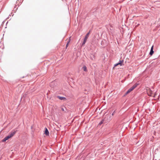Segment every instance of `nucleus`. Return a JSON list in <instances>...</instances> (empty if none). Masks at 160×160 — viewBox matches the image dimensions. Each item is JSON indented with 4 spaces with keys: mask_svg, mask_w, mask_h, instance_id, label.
Instances as JSON below:
<instances>
[{
    "mask_svg": "<svg viewBox=\"0 0 160 160\" xmlns=\"http://www.w3.org/2000/svg\"><path fill=\"white\" fill-rule=\"evenodd\" d=\"M16 131H14L13 132H12L9 135L5 137L2 140V141L3 142H4L6 141V140H8L9 138H11L12 136H14V135L16 133Z\"/></svg>",
    "mask_w": 160,
    "mask_h": 160,
    "instance_id": "f257e3e1",
    "label": "nucleus"
},
{
    "mask_svg": "<svg viewBox=\"0 0 160 160\" xmlns=\"http://www.w3.org/2000/svg\"><path fill=\"white\" fill-rule=\"evenodd\" d=\"M138 84H136L134 85L132 87L129 88L126 92V94L130 93L131 91H132L135 88H136L138 85Z\"/></svg>",
    "mask_w": 160,
    "mask_h": 160,
    "instance_id": "f03ea898",
    "label": "nucleus"
},
{
    "mask_svg": "<svg viewBox=\"0 0 160 160\" xmlns=\"http://www.w3.org/2000/svg\"><path fill=\"white\" fill-rule=\"evenodd\" d=\"M148 94L151 96L154 97V94L153 93V92L149 88H148L147 89Z\"/></svg>",
    "mask_w": 160,
    "mask_h": 160,
    "instance_id": "7ed1b4c3",
    "label": "nucleus"
},
{
    "mask_svg": "<svg viewBox=\"0 0 160 160\" xmlns=\"http://www.w3.org/2000/svg\"><path fill=\"white\" fill-rule=\"evenodd\" d=\"M90 33V31L85 36V37L84 39L83 42L82 44V46L84 45L86 43V42L87 41V40L88 37L89 35V34Z\"/></svg>",
    "mask_w": 160,
    "mask_h": 160,
    "instance_id": "20e7f679",
    "label": "nucleus"
},
{
    "mask_svg": "<svg viewBox=\"0 0 160 160\" xmlns=\"http://www.w3.org/2000/svg\"><path fill=\"white\" fill-rule=\"evenodd\" d=\"M123 60H120V61L118 63L114 65V67H116L118 65H120V66L123 65Z\"/></svg>",
    "mask_w": 160,
    "mask_h": 160,
    "instance_id": "39448f33",
    "label": "nucleus"
},
{
    "mask_svg": "<svg viewBox=\"0 0 160 160\" xmlns=\"http://www.w3.org/2000/svg\"><path fill=\"white\" fill-rule=\"evenodd\" d=\"M153 46H152L151 48L150 52L149 53L150 55H152L154 53V51H153Z\"/></svg>",
    "mask_w": 160,
    "mask_h": 160,
    "instance_id": "423d86ee",
    "label": "nucleus"
},
{
    "mask_svg": "<svg viewBox=\"0 0 160 160\" xmlns=\"http://www.w3.org/2000/svg\"><path fill=\"white\" fill-rule=\"evenodd\" d=\"M44 133L47 136H48L49 135V132L48 129L47 128H45Z\"/></svg>",
    "mask_w": 160,
    "mask_h": 160,
    "instance_id": "0eeeda50",
    "label": "nucleus"
},
{
    "mask_svg": "<svg viewBox=\"0 0 160 160\" xmlns=\"http://www.w3.org/2000/svg\"><path fill=\"white\" fill-rule=\"evenodd\" d=\"M58 98L60 100H66V98L65 97H61L60 96H58Z\"/></svg>",
    "mask_w": 160,
    "mask_h": 160,
    "instance_id": "6e6552de",
    "label": "nucleus"
},
{
    "mask_svg": "<svg viewBox=\"0 0 160 160\" xmlns=\"http://www.w3.org/2000/svg\"><path fill=\"white\" fill-rule=\"evenodd\" d=\"M70 41V38H69V39L68 40V41L67 42V45L66 46V48H67L68 47V46Z\"/></svg>",
    "mask_w": 160,
    "mask_h": 160,
    "instance_id": "1a4fd4ad",
    "label": "nucleus"
},
{
    "mask_svg": "<svg viewBox=\"0 0 160 160\" xmlns=\"http://www.w3.org/2000/svg\"><path fill=\"white\" fill-rule=\"evenodd\" d=\"M82 68H83V70L85 71V72H87V67L86 66H84L83 67H82Z\"/></svg>",
    "mask_w": 160,
    "mask_h": 160,
    "instance_id": "9d476101",
    "label": "nucleus"
},
{
    "mask_svg": "<svg viewBox=\"0 0 160 160\" xmlns=\"http://www.w3.org/2000/svg\"><path fill=\"white\" fill-rule=\"evenodd\" d=\"M103 122V120H102L100 122V123H99V124L100 125H101V124H102Z\"/></svg>",
    "mask_w": 160,
    "mask_h": 160,
    "instance_id": "9b49d317",
    "label": "nucleus"
},
{
    "mask_svg": "<svg viewBox=\"0 0 160 160\" xmlns=\"http://www.w3.org/2000/svg\"><path fill=\"white\" fill-rule=\"evenodd\" d=\"M61 109L63 111H64V109L63 108H62Z\"/></svg>",
    "mask_w": 160,
    "mask_h": 160,
    "instance_id": "f8f14e48",
    "label": "nucleus"
},
{
    "mask_svg": "<svg viewBox=\"0 0 160 160\" xmlns=\"http://www.w3.org/2000/svg\"><path fill=\"white\" fill-rule=\"evenodd\" d=\"M114 114V112L112 113V115H113Z\"/></svg>",
    "mask_w": 160,
    "mask_h": 160,
    "instance_id": "ddd939ff",
    "label": "nucleus"
}]
</instances>
